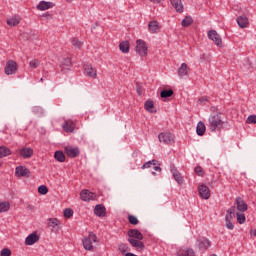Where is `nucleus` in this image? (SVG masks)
Returning <instances> with one entry per match:
<instances>
[{
    "label": "nucleus",
    "instance_id": "nucleus-1",
    "mask_svg": "<svg viewBox=\"0 0 256 256\" xmlns=\"http://www.w3.org/2000/svg\"><path fill=\"white\" fill-rule=\"evenodd\" d=\"M128 237V243L134 249H137V251H143L145 249V244L142 242L143 241V234L138 230V229H130L127 232Z\"/></svg>",
    "mask_w": 256,
    "mask_h": 256
},
{
    "label": "nucleus",
    "instance_id": "nucleus-2",
    "mask_svg": "<svg viewBox=\"0 0 256 256\" xmlns=\"http://www.w3.org/2000/svg\"><path fill=\"white\" fill-rule=\"evenodd\" d=\"M208 127L210 131H221L223 129V120L221 119V113L211 115L208 119Z\"/></svg>",
    "mask_w": 256,
    "mask_h": 256
},
{
    "label": "nucleus",
    "instance_id": "nucleus-3",
    "mask_svg": "<svg viewBox=\"0 0 256 256\" xmlns=\"http://www.w3.org/2000/svg\"><path fill=\"white\" fill-rule=\"evenodd\" d=\"M235 211H237V208L235 206L230 207L225 216V223L227 229L230 231H233L235 229V224L233 223V220L235 218Z\"/></svg>",
    "mask_w": 256,
    "mask_h": 256
},
{
    "label": "nucleus",
    "instance_id": "nucleus-4",
    "mask_svg": "<svg viewBox=\"0 0 256 256\" xmlns=\"http://www.w3.org/2000/svg\"><path fill=\"white\" fill-rule=\"evenodd\" d=\"M93 243H97V236L91 232L83 239V247L86 251H93Z\"/></svg>",
    "mask_w": 256,
    "mask_h": 256
},
{
    "label": "nucleus",
    "instance_id": "nucleus-5",
    "mask_svg": "<svg viewBox=\"0 0 256 256\" xmlns=\"http://www.w3.org/2000/svg\"><path fill=\"white\" fill-rule=\"evenodd\" d=\"M158 139L160 143H163L164 145H171V143H175V136L171 134L170 132H161L158 135Z\"/></svg>",
    "mask_w": 256,
    "mask_h": 256
},
{
    "label": "nucleus",
    "instance_id": "nucleus-6",
    "mask_svg": "<svg viewBox=\"0 0 256 256\" xmlns=\"http://www.w3.org/2000/svg\"><path fill=\"white\" fill-rule=\"evenodd\" d=\"M135 51L140 57H147V43L141 39L137 40Z\"/></svg>",
    "mask_w": 256,
    "mask_h": 256
},
{
    "label": "nucleus",
    "instance_id": "nucleus-7",
    "mask_svg": "<svg viewBox=\"0 0 256 256\" xmlns=\"http://www.w3.org/2000/svg\"><path fill=\"white\" fill-rule=\"evenodd\" d=\"M196 247L200 249V251H207L209 247H211V241L205 237H199L196 240Z\"/></svg>",
    "mask_w": 256,
    "mask_h": 256
},
{
    "label": "nucleus",
    "instance_id": "nucleus-8",
    "mask_svg": "<svg viewBox=\"0 0 256 256\" xmlns=\"http://www.w3.org/2000/svg\"><path fill=\"white\" fill-rule=\"evenodd\" d=\"M207 35L208 39H210V41H213L215 45H217V47H221V45H223V40L221 39V36L219 35V33H217L216 30L208 31Z\"/></svg>",
    "mask_w": 256,
    "mask_h": 256
},
{
    "label": "nucleus",
    "instance_id": "nucleus-9",
    "mask_svg": "<svg viewBox=\"0 0 256 256\" xmlns=\"http://www.w3.org/2000/svg\"><path fill=\"white\" fill-rule=\"evenodd\" d=\"M170 172L172 173L173 179L178 183V185H183V175L179 173V170H177V167H175V164L170 165Z\"/></svg>",
    "mask_w": 256,
    "mask_h": 256
},
{
    "label": "nucleus",
    "instance_id": "nucleus-10",
    "mask_svg": "<svg viewBox=\"0 0 256 256\" xmlns=\"http://www.w3.org/2000/svg\"><path fill=\"white\" fill-rule=\"evenodd\" d=\"M64 151L66 155H68L72 159H75V157H79V155L81 154L79 147L66 146L64 148Z\"/></svg>",
    "mask_w": 256,
    "mask_h": 256
},
{
    "label": "nucleus",
    "instance_id": "nucleus-11",
    "mask_svg": "<svg viewBox=\"0 0 256 256\" xmlns=\"http://www.w3.org/2000/svg\"><path fill=\"white\" fill-rule=\"evenodd\" d=\"M97 198V194L90 192L89 190H82L80 192V199L82 201H95V199Z\"/></svg>",
    "mask_w": 256,
    "mask_h": 256
},
{
    "label": "nucleus",
    "instance_id": "nucleus-12",
    "mask_svg": "<svg viewBox=\"0 0 256 256\" xmlns=\"http://www.w3.org/2000/svg\"><path fill=\"white\" fill-rule=\"evenodd\" d=\"M6 75H15L17 73V62L9 60L5 66Z\"/></svg>",
    "mask_w": 256,
    "mask_h": 256
},
{
    "label": "nucleus",
    "instance_id": "nucleus-13",
    "mask_svg": "<svg viewBox=\"0 0 256 256\" xmlns=\"http://www.w3.org/2000/svg\"><path fill=\"white\" fill-rule=\"evenodd\" d=\"M201 199H209L211 197V190L205 184H202L198 188Z\"/></svg>",
    "mask_w": 256,
    "mask_h": 256
},
{
    "label": "nucleus",
    "instance_id": "nucleus-14",
    "mask_svg": "<svg viewBox=\"0 0 256 256\" xmlns=\"http://www.w3.org/2000/svg\"><path fill=\"white\" fill-rule=\"evenodd\" d=\"M16 177H29L31 175V171L27 169L25 166H17L15 169Z\"/></svg>",
    "mask_w": 256,
    "mask_h": 256
},
{
    "label": "nucleus",
    "instance_id": "nucleus-15",
    "mask_svg": "<svg viewBox=\"0 0 256 256\" xmlns=\"http://www.w3.org/2000/svg\"><path fill=\"white\" fill-rule=\"evenodd\" d=\"M52 7H55L53 2L40 1L36 9H38V11H47V9H52Z\"/></svg>",
    "mask_w": 256,
    "mask_h": 256
},
{
    "label": "nucleus",
    "instance_id": "nucleus-16",
    "mask_svg": "<svg viewBox=\"0 0 256 256\" xmlns=\"http://www.w3.org/2000/svg\"><path fill=\"white\" fill-rule=\"evenodd\" d=\"M84 71L88 77H91L92 79L97 78V69L93 68V66L89 64L84 65Z\"/></svg>",
    "mask_w": 256,
    "mask_h": 256
},
{
    "label": "nucleus",
    "instance_id": "nucleus-17",
    "mask_svg": "<svg viewBox=\"0 0 256 256\" xmlns=\"http://www.w3.org/2000/svg\"><path fill=\"white\" fill-rule=\"evenodd\" d=\"M236 205H237V210L240 211L241 213H245L247 211V202L243 200L241 197L236 198Z\"/></svg>",
    "mask_w": 256,
    "mask_h": 256
},
{
    "label": "nucleus",
    "instance_id": "nucleus-18",
    "mask_svg": "<svg viewBox=\"0 0 256 256\" xmlns=\"http://www.w3.org/2000/svg\"><path fill=\"white\" fill-rule=\"evenodd\" d=\"M94 214H96L97 217H105V215H107V209L105 208V205H96L94 208Z\"/></svg>",
    "mask_w": 256,
    "mask_h": 256
},
{
    "label": "nucleus",
    "instance_id": "nucleus-19",
    "mask_svg": "<svg viewBox=\"0 0 256 256\" xmlns=\"http://www.w3.org/2000/svg\"><path fill=\"white\" fill-rule=\"evenodd\" d=\"M189 71H191V68H189L187 63H182L181 66L178 68V75L181 78L187 77V75H189Z\"/></svg>",
    "mask_w": 256,
    "mask_h": 256
},
{
    "label": "nucleus",
    "instance_id": "nucleus-20",
    "mask_svg": "<svg viewBox=\"0 0 256 256\" xmlns=\"http://www.w3.org/2000/svg\"><path fill=\"white\" fill-rule=\"evenodd\" d=\"M62 127L66 133H73L75 131V122L73 120H66Z\"/></svg>",
    "mask_w": 256,
    "mask_h": 256
},
{
    "label": "nucleus",
    "instance_id": "nucleus-21",
    "mask_svg": "<svg viewBox=\"0 0 256 256\" xmlns=\"http://www.w3.org/2000/svg\"><path fill=\"white\" fill-rule=\"evenodd\" d=\"M170 3L177 13H183L184 7L181 0H170Z\"/></svg>",
    "mask_w": 256,
    "mask_h": 256
},
{
    "label": "nucleus",
    "instance_id": "nucleus-22",
    "mask_svg": "<svg viewBox=\"0 0 256 256\" xmlns=\"http://www.w3.org/2000/svg\"><path fill=\"white\" fill-rule=\"evenodd\" d=\"M236 21L241 29L249 27V18L247 16H239Z\"/></svg>",
    "mask_w": 256,
    "mask_h": 256
},
{
    "label": "nucleus",
    "instance_id": "nucleus-23",
    "mask_svg": "<svg viewBox=\"0 0 256 256\" xmlns=\"http://www.w3.org/2000/svg\"><path fill=\"white\" fill-rule=\"evenodd\" d=\"M37 241H39V235H37L36 233H32V234L28 235L27 238L25 239V244L26 245H35V243H37Z\"/></svg>",
    "mask_w": 256,
    "mask_h": 256
},
{
    "label": "nucleus",
    "instance_id": "nucleus-24",
    "mask_svg": "<svg viewBox=\"0 0 256 256\" xmlns=\"http://www.w3.org/2000/svg\"><path fill=\"white\" fill-rule=\"evenodd\" d=\"M178 256H195V250L192 248H181L177 252Z\"/></svg>",
    "mask_w": 256,
    "mask_h": 256
},
{
    "label": "nucleus",
    "instance_id": "nucleus-25",
    "mask_svg": "<svg viewBox=\"0 0 256 256\" xmlns=\"http://www.w3.org/2000/svg\"><path fill=\"white\" fill-rule=\"evenodd\" d=\"M19 23H21V17H19V16H13V17L7 19V25L9 27H17V25H19Z\"/></svg>",
    "mask_w": 256,
    "mask_h": 256
},
{
    "label": "nucleus",
    "instance_id": "nucleus-26",
    "mask_svg": "<svg viewBox=\"0 0 256 256\" xmlns=\"http://www.w3.org/2000/svg\"><path fill=\"white\" fill-rule=\"evenodd\" d=\"M20 155L24 159H30V157H33V149H31V148H22V149H20Z\"/></svg>",
    "mask_w": 256,
    "mask_h": 256
},
{
    "label": "nucleus",
    "instance_id": "nucleus-27",
    "mask_svg": "<svg viewBox=\"0 0 256 256\" xmlns=\"http://www.w3.org/2000/svg\"><path fill=\"white\" fill-rule=\"evenodd\" d=\"M206 127H205V123L203 122H198L197 127H196V133L197 135H199V137H203V135H205V131H206Z\"/></svg>",
    "mask_w": 256,
    "mask_h": 256
},
{
    "label": "nucleus",
    "instance_id": "nucleus-28",
    "mask_svg": "<svg viewBox=\"0 0 256 256\" xmlns=\"http://www.w3.org/2000/svg\"><path fill=\"white\" fill-rule=\"evenodd\" d=\"M148 29L150 33H157L159 31V23L157 21L149 22Z\"/></svg>",
    "mask_w": 256,
    "mask_h": 256
},
{
    "label": "nucleus",
    "instance_id": "nucleus-29",
    "mask_svg": "<svg viewBox=\"0 0 256 256\" xmlns=\"http://www.w3.org/2000/svg\"><path fill=\"white\" fill-rule=\"evenodd\" d=\"M144 107L146 111H148L149 113H157V110H153L155 108V104L153 103L152 100L146 101Z\"/></svg>",
    "mask_w": 256,
    "mask_h": 256
},
{
    "label": "nucleus",
    "instance_id": "nucleus-30",
    "mask_svg": "<svg viewBox=\"0 0 256 256\" xmlns=\"http://www.w3.org/2000/svg\"><path fill=\"white\" fill-rule=\"evenodd\" d=\"M54 159H56L58 161V163H65V153H63V151H56L54 153Z\"/></svg>",
    "mask_w": 256,
    "mask_h": 256
},
{
    "label": "nucleus",
    "instance_id": "nucleus-31",
    "mask_svg": "<svg viewBox=\"0 0 256 256\" xmlns=\"http://www.w3.org/2000/svg\"><path fill=\"white\" fill-rule=\"evenodd\" d=\"M9 155H11V149L5 146H0V159H3V157H9Z\"/></svg>",
    "mask_w": 256,
    "mask_h": 256
},
{
    "label": "nucleus",
    "instance_id": "nucleus-32",
    "mask_svg": "<svg viewBox=\"0 0 256 256\" xmlns=\"http://www.w3.org/2000/svg\"><path fill=\"white\" fill-rule=\"evenodd\" d=\"M153 165H154V166H155V165H159V161H157V160H155V159L150 160V161L144 163V164L142 165L141 169H149V168L153 167Z\"/></svg>",
    "mask_w": 256,
    "mask_h": 256
},
{
    "label": "nucleus",
    "instance_id": "nucleus-33",
    "mask_svg": "<svg viewBox=\"0 0 256 256\" xmlns=\"http://www.w3.org/2000/svg\"><path fill=\"white\" fill-rule=\"evenodd\" d=\"M119 49L122 53H129V42L124 41L119 44Z\"/></svg>",
    "mask_w": 256,
    "mask_h": 256
},
{
    "label": "nucleus",
    "instance_id": "nucleus-34",
    "mask_svg": "<svg viewBox=\"0 0 256 256\" xmlns=\"http://www.w3.org/2000/svg\"><path fill=\"white\" fill-rule=\"evenodd\" d=\"M236 219H237V223H239L240 225H243V223H245V221H247V218L245 217L243 212H241V213L237 212Z\"/></svg>",
    "mask_w": 256,
    "mask_h": 256
},
{
    "label": "nucleus",
    "instance_id": "nucleus-35",
    "mask_svg": "<svg viewBox=\"0 0 256 256\" xmlns=\"http://www.w3.org/2000/svg\"><path fill=\"white\" fill-rule=\"evenodd\" d=\"M11 205L9 204V202H1L0 203V213H5L7 211H9Z\"/></svg>",
    "mask_w": 256,
    "mask_h": 256
},
{
    "label": "nucleus",
    "instance_id": "nucleus-36",
    "mask_svg": "<svg viewBox=\"0 0 256 256\" xmlns=\"http://www.w3.org/2000/svg\"><path fill=\"white\" fill-rule=\"evenodd\" d=\"M173 95V90L169 89V90H163L160 93V97H162V99H167V97H172Z\"/></svg>",
    "mask_w": 256,
    "mask_h": 256
},
{
    "label": "nucleus",
    "instance_id": "nucleus-37",
    "mask_svg": "<svg viewBox=\"0 0 256 256\" xmlns=\"http://www.w3.org/2000/svg\"><path fill=\"white\" fill-rule=\"evenodd\" d=\"M191 23H193V18L187 16L182 20L181 25H182V27H189V25H191Z\"/></svg>",
    "mask_w": 256,
    "mask_h": 256
},
{
    "label": "nucleus",
    "instance_id": "nucleus-38",
    "mask_svg": "<svg viewBox=\"0 0 256 256\" xmlns=\"http://www.w3.org/2000/svg\"><path fill=\"white\" fill-rule=\"evenodd\" d=\"M71 43L76 49H81V47H83V42L79 41L77 38H72Z\"/></svg>",
    "mask_w": 256,
    "mask_h": 256
},
{
    "label": "nucleus",
    "instance_id": "nucleus-39",
    "mask_svg": "<svg viewBox=\"0 0 256 256\" xmlns=\"http://www.w3.org/2000/svg\"><path fill=\"white\" fill-rule=\"evenodd\" d=\"M128 221L130 225H139V219L134 215H128Z\"/></svg>",
    "mask_w": 256,
    "mask_h": 256
},
{
    "label": "nucleus",
    "instance_id": "nucleus-40",
    "mask_svg": "<svg viewBox=\"0 0 256 256\" xmlns=\"http://www.w3.org/2000/svg\"><path fill=\"white\" fill-rule=\"evenodd\" d=\"M59 225V219H57V218H50L49 220H48V227H53V228H55V227H57Z\"/></svg>",
    "mask_w": 256,
    "mask_h": 256
},
{
    "label": "nucleus",
    "instance_id": "nucleus-41",
    "mask_svg": "<svg viewBox=\"0 0 256 256\" xmlns=\"http://www.w3.org/2000/svg\"><path fill=\"white\" fill-rule=\"evenodd\" d=\"M118 249H119L120 253H122L123 255H125V253H127V251H130L129 246H127V244H125V243L119 244Z\"/></svg>",
    "mask_w": 256,
    "mask_h": 256
},
{
    "label": "nucleus",
    "instance_id": "nucleus-42",
    "mask_svg": "<svg viewBox=\"0 0 256 256\" xmlns=\"http://www.w3.org/2000/svg\"><path fill=\"white\" fill-rule=\"evenodd\" d=\"M38 193H40V195H47L49 193V188L45 185H41L38 187Z\"/></svg>",
    "mask_w": 256,
    "mask_h": 256
},
{
    "label": "nucleus",
    "instance_id": "nucleus-43",
    "mask_svg": "<svg viewBox=\"0 0 256 256\" xmlns=\"http://www.w3.org/2000/svg\"><path fill=\"white\" fill-rule=\"evenodd\" d=\"M64 217H66V219H71V217H73V209L66 208L64 210Z\"/></svg>",
    "mask_w": 256,
    "mask_h": 256
},
{
    "label": "nucleus",
    "instance_id": "nucleus-44",
    "mask_svg": "<svg viewBox=\"0 0 256 256\" xmlns=\"http://www.w3.org/2000/svg\"><path fill=\"white\" fill-rule=\"evenodd\" d=\"M246 123H248V125H251V124L256 125V115H250L247 118Z\"/></svg>",
    "mask_w": 256,
    "mask_h": 256
},
{
    "label": "nucleus",
    "instance_id": "nucleus-45",
    "mask_svg": "<svg viewBox=\"0 0 256 256\" xmlns=\"http://www.w3.org/2000/svg\"><path fill=\"white\" fill-rule=\"evenodd\" d=\"M29 65L32 69H37L39 67V60L34 59L30 61Z\"/></svg>",
    "mask_w": 256,
    "mask_h": 256
},
{
    "label": "nucleus",
    "instance_id": "nucleus-46",
    "mask_svg": "<svg viewBox=\"0 0 256 256\" xmlns=\"http://www.w3.org/2000/svg\"><path fill=\"white\" fill-rule=\"evenodd\" d=\"M62 65L63 67H71V58H64V60L62 61Z\"/></svg>",
    "mask_w": 256,
    "mask_h": 256
},
{
    "label": "nucleus",
    "instance_id": "nucleus-47",
    "mask_svg": "<svg viewBox=\"0 0 256 256\" xmlns=\"http://www.w3.org/2000/svg\"><path fill=\"white\" fill-rule=\"evenodd\" d=\"M1 256H11V250L9 248H3L0 253Z\"/></svg>",
    "mask_w": 256,
    "mask_h": 256
},
{
    "label": "nucleus",
    "instance_id": "nucleus-48",
    "mask_svg": "<svg viewBox=\"0 0 256 256\" xmlns=\"http://www.w3.org/2000/svg\"><path fill=\"white\" fill-rule=\"evenodd\" d=\"M195 173H197V175H199V177H203V169L201 168V166H197L194 169Z\"/></svg>",
    "mask_w": 256,
    "mask_h": 256
},
{
    "label": "nucleus",
    "instance_id": "nucleus-49",
    "mask_svg": "<svg viewBox=\"0 0 256 256\" xmlns=\"http://www.w3.org/2000/svg\"><path fill=\"white\" fill-rule=\"evenodd\" d=\"M153 169H154V171H158L159 173H161V167L155 165V166L153 167Z\"/></svg>",
    "mask_w": 256,
    "mask_h": 256
},
{
    "label": "nucleus",
    "instance_id": "nucleus-50",
    "mask_svg": "<svg viewBox=\"0 0 256 256\" xmlns=\"http://www.w3.org/2000/svg\"><path fill=\"white\" fill-rule=\"evenodd\" d=\"M151 1V3H159V2H161L162 0H150Z\"/></svg>",
    "mask_w": 256,
    "mask_h": 256
},
{
    "label": "nucleus",
    "instance_id": "nucleus-51",
    "mask_svg": "<svg viewBox=\"0 0 256 256\" xmlns=\"http://www.w3.org/2000/svg\"><path fill=\"white\" fill-rule=\"evenodd\" d=\"M43 17H51V14H49L48 12L43 14Z\"/></svg>",
    "mask_w": 256,
    "mask_h": 256
},
{
    "label": "nucleus",
    "instance_id": "nucleus-52",
    "mask_svg": "<svg viewBox=\"0 0 256 256\" xmlns=\"http://www.w3.org/2000/svg\"><path fill=\"white\" fill-rule=\"evenodd\" d=\"M251 235H253L254 237H256V230H252V231H251Z\"/></svg>",
    "mask_w": 256,
    "mask_h": 256
},
{
    "label": "nucleus",
    "instance_id": "nucleus-53",
    "mask_svg": "<svg viewBox=\"0 0 256 256\" xmlns=\"http://www.w3.org/2000/svg\"><path fill=\"white\" fill-rule=\"evenodd\" d=\"M71 1H73V0H67L68 3H71Z\"/></svg>",
    "mask_w": 256,
    "mask_h": 256
},
{
    "label": "nucleus",
    "instance_id": "nucleus-54",
    "mask_svg": "<svg viewBox=\"0 0 256 256\" xmlns=\"http://www.w3.org/2000/svg\"><path fill=\"white\" fill-rule=\"evenodd\" d=\"M152 175H157V173H155V172H152Z\"/></svg>",
    "mask_w": 256,
    "mask_h": 256
},
{
    "label": "nucleus",
    "instance_id": "nucleus-55",
    "mask_svg": "<svg viewBox=\"0 0 256 256\" xmlns=\"http://www.w3.org/2000/svg\"><path fill=\"white\" fill-rule=\"evenodd\" d=\"M210 256H217V254H212V255H210Z\"/></svg>",
    "mask_w": 256,
    "mask_h": 256
},
{
    "label": "nucleus",
    "instance_id": "nucleus-56",
    "mask_svg": "<svg viewBox=\"0 0 256 256\" xmlns=\"http://www.w3.org/2000/svg\"><path fill=\"white\" fill-rule=\"evenodd\" d=\"M40 81L43 83V78H41Z\"/></svg>",
    "mask_w": 256,
    "mask_h": 256
},
{
    "label": "nucleus",
    "instance_id": "nucleus-57",
    "mask_svg": "<svg viewBox=\"0 0 256 256\" xmlns=\"http://www.w3.org/2000/svg\"><path fill=\"white\" fill-rule=\"evenodd\" d=\"M203 99H205V98L199 99V101H203Z\"/></svg>",
    "mask_w": 256,
    "mask_h": 256
}]
</instances>
